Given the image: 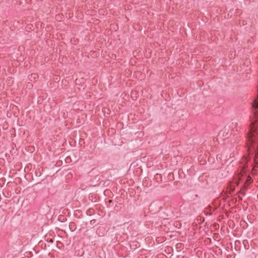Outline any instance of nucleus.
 <instances>
[{
  "instance_id": "2",
  "label": "nucleus",
  "mask_w": 258,
  "mask_h": 258,
  "mask_svg": "<svg viewBox=\"0 0 258 258\" xmlns=\"http://www.w3.org/2000/svg\"><path fill=\"white\" fill-rule=\"evenodd\" d=\"M237 177L238 179H240V175H238Z\"/></svg>"
},
{
  "instance_id": "1",
  "label": "nucleus",
  "mask_w": 258,
  "mask_h": 258,
  "mask_svg": "<svg viewBox=\"0 0 258 258\" xmlns=\"http://www.w3.org/2000/svg\"><path fill=\"white\" fill-rule=\"evenodd\" d=\"M250 180H251V178L249 177H248V179L247 180V181H250Z\"/></svg>"
}]
</instances>
